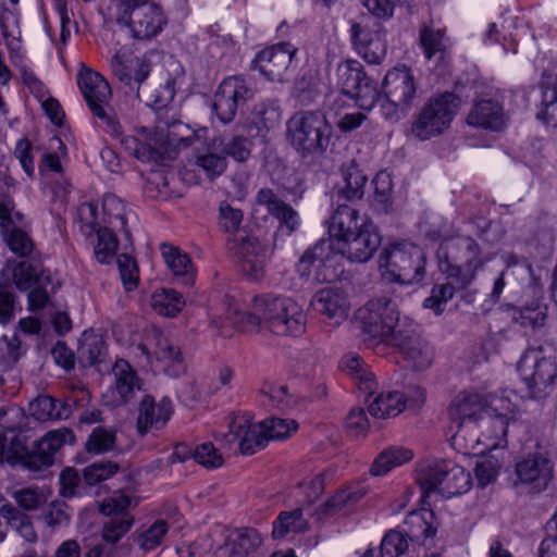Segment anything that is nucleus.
<instances>
[{
  "label": "nucleus",
  "instance_id": "f257e3e1",
  "mask_svg": "<svg viewBox=\"0 0 557 557\" xmlns=\"http://www.w3.org/2000/svg\"><path fill=\"white\" fill-rule=\"evenodd\" d=\"M441 271L447 280L466 289L475 280L478 272L493 260L494 253L469 235H456L445 239L437 251Z\"/></svg>",
  "mask_w": 557,
  "mask_h": 557
},
{
  "label": "nucleus",
  "instance_id": "f03ea898",
  "mask_svg": "<svg viewBox=\"0 0 557 557\" xmlns=\"http://www.w3.org/2000/svg\"><path fill=\"white\" fill-rule=\"evenodd\" d=\"M249 321L276 336L298 337L306 332L307 314L290 297L262 294L253 297Z\"/></svg>",
  "mask_w": 557,
  "mask_h": 557
},
{
  "label": "nucleus",
  "instance_id": "7ed1b4c3",
  "mask_svg": "<svg viewBox=\"0 0 557 557\" xmlns=\"http://www.w3.org/2000/svg\"><path fill=\"white\" fill-rule=\"evenodd\" d=\"M244 213L240 209L223 201L219 207V225L222 231L233 235L227 242L228 249L237 256L242 271L251 280L263 276L267 262V249L259 240L240 228Z\"/></svg>",
  "mask_w": 557,
  "mask_h": 557
},
{
  "label": "nucleus",
  "instance_id": "20e7f679",
  "mask_svg": "<svg viewBox=\"0 0 557 557\" xmlns=\"http://www.w3.org/2000/svg\"><path fill=\"white\" fill-rule=\"evenodd\" d=\"M364 341L392 346L403 332L405 321H413L409 317H400L396 304L387 297L370 299L356 314Z\"/></svg>",
  "mask_w": 557,
  "mask_h": 557
},
{
  "label": "nucleus",
  "instance_id": "39448f33",
  "mask_svg": "<svg viewBox=\"0 0 557 557\" xmlns=\"http://www.w3.org/2000/svg\"><path fill=\"white\" fill-rule=\"evenodd\" d=\"M12 281L21 293H27V309L30 312L44 310L61 287L52 270L34 257L14 264Z\"/></svg>",
  "mask_w": 557,
  "mask_h": 557
},
{
  "label": "nucleus",
  "instance_id": "423d86ee",
  "mask_svg": "<svg viewBox=\"0 0 557 557\" xmlns=\"http://www.w3.org/2000/svg\"><path fill=\"white\" fill-rule=\"evenodd\" d=\"M286 135L302 157L320 156L330 145L332 126L320 111H299L287 121Z\"/></svg>",
  "mask_w": 557,
  "mask_h": 557
},
{
  "label": "nucleus",
  "instance_id": "0eeeda50",
  "mask_svg": "<svg viewBox=\"0 0 557 557\" xmlns=\"http://www.w3.org/2000/svg\"><path fill=\"white\" fill-rule=\"evenodd\" d=\"M382 277L392 283L411 284L422 280L425 268L423 250L410 243H396L382 250L379 258Z\"/></svg>",
  "mask_w": 557,
  "mask_h": 557
},
{
  "label": "nucleus",
  "instance_id": "6e6552de",
  "mask_svg": "<svg viewBox=\"0 0 557 557\" xmlns=\"http://www.w3.org/2000/svg\"><path fill=\"white\" fill-rule=\"evenodd\" d=\"M416 482L423 496L437 493L450 498L469 491L471 475L451 460H440L419 466L416 471Z\"/></svg>",
  "mask_w": 557,
  "mask_h": 557
},
{
  "label": "nucleus",
  "instance_id": "1a4fd4ad",
  "mask_svg": "<svg viewBox=\"0 0 557 557\" xmlns=\"http://www.w3.org/2000/svg\"><path fill=\"white\" fill-rule=\"evenodd\" d=\"M77 85L96 120V125L111 137H120L122 125L109 104L112 96L109 83L99 73L86 69L78 73Z\"/></svg>",
  "mask_w": 557,
  "mask_h": 557
},
{
  "label": "nucleus",
  "instance_id": "9d476101",
  "mask_svg": "<svg viewBox=\"0 0 557 557\" xmlns=\"http://www.w3.org/2000/svg\"><path fill=\"white\" fill-rule=\"evenodd\" d=\"M117 22L129 29L134 39L156 38L166 26L168 17L162 7L148 0H117Z\"/></svg>",
  "mask_w": 557,
  "mask_h": 557
},
{
  "label": "nucleus",
  "instance_id": "9b49d317",
  "mask_svg": "<svg viewBox=\"0 0 557 557\" xmlns=\"http://www.w3.org/2000/svg\"><path fill=\"white\" fill-rule=\"evenodd\" d=\"M459 109V98L453 92L431 97L418 111L411 125L412 134L428 140L447 131Z\"/></svg>",
  "mask_w": 557,
  "mask_h": 557
},
{
  "label": "nucleus",
  "instance_id": "f8f14e48",
  "mask_svg": "<svg viewBox=\"0 0 557 557\" xmlns=\"http://www.w3.org/2000/svg\"><path fill=\"white\" fill-rule=\"evenodd\" d=\"M542 348H529L518 364V371L525 383L531 397L540 398L546 395L547 388L557 376V360L542 357Z\"/></svg>",
  "mask_w": 557,
  "mask_h": 557
},
{
  "label": "nucleus",
  "instance_id": "ddd939ff",
  "mask_svg": "<svg viewBox=\"0 0 557 557\" xmlns=\"http://www.w3.org/2000/svg\"><path fill=\"white\" fill-rule=\"evenodd\" d=\"M137 503L125 494H113L99 504V511L107 517L102 524L101 536L108 544L119 543L133 528L135 518L129 507Z\"/></svg>",
  "mask_w": 557,
  "mask_h": 557
},
{
  "label": "nucleus",
  "instance_id": "4468645a",
  "mask_svg": "<svg viewBox=\"0 0 557 557\" xmlns=\"http://www.w3.org/2000/svg\"><path fill=\"white\" fill-rule=\"evenodd\" d=\"M220 441L230 450L238 449L243 455H252L265 447V434L260 423H253L249 412L234 413L230 418L228 432Z\"/></svg>",
  "mask_w": 557,
  "mask_h": 557
},
{
  "label": "nucleus",
  "instance_id": "2eb2a0df",
  "mask_svg": "<svg viewBox=\"0 0 557 557\" xmlns=\"http://www.w3.org/2000/svg\"><path fill=\"white\" fill-rule=\"evenodd\" d=\"M330 239H321L305 251L297 263V272L315 283L333 282L342 273L335 265L336 255Z\"/></svg>",
  "mask_w": 557,
  "mask_h": 557
},
{
  "label": "nucleus",
  "instance_id": "dca6fc26",
  "mask_svg": "<svg viewBox=\"0 0 557 557\" xmlns=\"http://www.w3.org/2000/svg\"><path fill=\"white\" fill-rule=\"evenodd\" d=\"M255 90L251 82L244 76L226 77L214 95L213 110L223 124L231 123L239 107L252 99Z\"/></svg>",
  "mask_w": 557,
  "mask_h": 557
},
{
  "label": "nucleus",
  "instance_id": "f3484780",
  "mask_svg": "<svg viewBox=\"0 0 557 557\" xmlns=\"http://www.w3.org/2000/svg\"><path fill=\"white\" fill-rule=\"evenodd\" d=\"M554 462L548 454L543 451L530 453L515 465L517 483L534 494H540L549 487L554 480Z\"/></svg>",
  "mask_w": 557,
  "mask_h": 557
},
{
  "label": "nucleus",
  "instance_id": "a211bd4d",
  "mask_svg": "<svg viewBox=\"0 0 557 557\" xmlns=\"http://www.w3.org/2000/svg\"><path fill=\"white\" fill-rule=\"evenodd\" d=\"M401 327L403 332H398L392 347L396 348L414 370L428 369L434 359L433 347L421 337L419 325L414 321H405Z\"/></svg>",
  "mask_w": 557,
  "mask_h": 557
},
{
  "label": "nucleus",
  "instance_id": "6ab92c4d",
  "mask_svg": "<svg viewBox=\"0 0 557 557\" xmlns=\"http://www.w3.org/2000/svg\"><path fill=\"white\" fill-rule=\"evenodd\" d=\"M490 396L474 388H466L457 393L447 409L451 423L461 429L468 423H478L488 412Z\"/></svg>",
  "mask_w": 557,
  "mask_h": 557
},
{
  "label": "nucleus",
  "instance_id": "aec40b11",
  "mask_svg": "<svg viewBox=\"0 0 557 557\" xmlns=\"http://www.w3.org/2000/svg\"><path fill=\"white\" fill-rule=\"evenodd\" d=\"M509 121V113L497 97L475 99L466 117L469 126L491 133L504 132Z\"/></svg>",
  "mask_w": 557,
  "mask_h": 557
},
{
  "label": "nucleus",
  "instance_id": "412c9836",
  "mask_svg": "<svg viewBox=\"0 0 557 557\" xmlns=\"http://www.w3.org/2000/svg\"><path fill=\"white\" fill-rule=\"evenodd\" d=\"M382 89L389 100L387 107L409 109L417 96V82L412 71L406 65L389 70L383 79Z\"/></svg>",
  "mask_w": 557,
  "mask_h": 557
},
{
  "label": "nucleus",
  "instance_id": "4be33fe9",
  "mask_svg": "<svg viewBox=\"0 0 557 557\" xmlns=\"http://www.w3.org/2000/svg\"><path fill=\"white\" fill-rule=\"evenodd\" d=\"M298 49L290 42H278L259 51L251 67L258 70L269 81H282Z\"/></svg>",
  "mask_w": 557,
  "mask_h": 557
},
{
  "label": "nucleus",
  "instance_id": "5701e85b",
  "mask_svg": "<svg viewBox=\"0 0 557 557\" xmlns=\"http://www.w3.org/2000/svg\"><path fill=\"white\" fill-rule=\"evenodd\" d=\"M381 235L376 225L371 222L364 227L336 245L337 253L350 262L364 263L369 261L381 246Z\"/></svg>",
  "mask_w": 557,
  "mask_h": 557
},
{
  "label": "nucleus",
  "instance_id": "b1692460",
  "mask_svg": "<svg viewBox=\"0 0 557 557\" xmlns=\"http://www.w3.org/2000/svg\"><path fill=\"white\" fill-rule=\"evenodd\" d=\"M255 201L267 209L268 213L278 221V227L274 239L290 236L299 227L300 220L298 212L284 200H282L271 188L258 190Z\"/></svg>",
  "mask_w": 557,
  "mask_h": 557
},
{
  "label": "nucleus",
  "instance_id": "393cba45",
  "mask_svg": "<svg viewBox=\"0 0 557 557\" xmlns=\"http://www.w3.org/2000/svg\"><path fill=\"white\" fill-rule=\"evenodd\" d=\"M74 433L69 429L53 430L36 442L28 457V469L40 471L50 467L54 461L55 453L66 443L73 442Z\"/></svg>",
  "mask_w": 557,
  "mask_h": 557
},
{
  "label": "nucleus",
  "instance_id": "a878e982",
  "mask_svg": "<svg viewBox=\"0 0 557 557\" xmlns=\"http://www.w3.org/2000/svg\"><path fill=\"white\" fill-rule=\"evenodd\" d=\"M114 383L111 386V404L121 406L132 401L143 391V380L125 359H117L112 368Z\"/></svg>",
  "mask_w": 557,
  "mask_h": 557
},
{
  "label": "nucleus",
  "instance_id": "bb28decb",
  "mask_svg": "<svg viewBox=\"0 0 557 557\" xmlns=\"http://www.w3.org/2000/svg\"><path fill=\"white\" fill-rule=\"evenodd\" d=\"M173 413L172 401L169 398H162L159 403L150 395H146L139 405L136 428L138 433L144 436L150 431L162 429L170 420Z\"/></svg>",
  "mask_w": 557,
  "mask_h": 557
},
{
  "label": "nucleus",
  "instance_id": "cd10ccee",
  "mask_svg": "<svg viewBox=\"0 0 557 557\" xmlns=\"http://www.w3.org/2000/svg\"><path fill=\"white\" fill-rule=\"evenodd\" d=\"M310 305L317 313L336 325L346 320L350 307L347 295L336 287L320 289L313 295Z\"/></svg>",
  "mask_w": 557,
  "mask_h": 557
},
{
  "label": "nucleus",
  "instance_id": "c85d7f7f",
  "mask_svg": "<svg viewBox=\"0 0 557 557\" xmlns=\"http://www.w3.org/2000/svg\"><path fill=\"white\" fill-rule=\"evenodd\" d=\"M371 222V219L361 215L357 209L347 205H339L331 216L329 239L332 243L335 239L336 245H338Z\"/></svg>",
  "mask_w": 557,
  "mask_h": 557
},
{
  "label": "nucleus",
  "instance_id": "c756f323",
  "mask_svg": "<svg viewBox=\"0 0 557 557\" xmlns=\"http://www.w3.org/2000/svg\"><path fill=\"white\" fill-rule=\"evenodd\" d=\"M160 251L174 278L185 286L194 285L197 269L189 255L180 247L169 243H161Z\"/></svg>",
  "mask_w": 557,
  "mask_h": 557
},
{
  "label": "nucleus",
  "instance_id": "7c9ffc66",
  "mask_svg": "<svg viewBox=\"0 0 557 557\" xmlns=\"http://www.w3.org/2000/svg\"><path fill=\"white\" fill-rule=\"evenodd\" d=\"M403 531L411 542L424 545L437 532L436 517L432 510L411 511L403 523Z\"/></svg>",
  "mask_w": 557,
  "mask_h": 557
},
{
  "label": "nucleus",
  "instance_id": "2f4dec72",
  "mask_svg": "<svg viewBox=\"0 0 557 557\" xmlns=\"http://www.w3.org/2000/svg\"><path fill=\"white\" fill-rule=\"evenodd\" d=\"M154 356L160 368L169 376L178 377L185 373V357L175 341L160 336L157 342Z\"/></svg>",
  "mask_w": 557,
  "mask_h": 557
},
{
  "label": "nucleus",
  "instance_id": "473e14b6",
  "mask_svg": "<svg viewBox=\"0 0 557 557\" xmlns=\"http://www.w3.org/2000/svg\"><path fill=\"white\" fill-rule=\"evenodd\" d=\"M350 33L352 45L361 58L370 64L381 63L386 54V47L381 39L371 37L370 32L359 23L351 25Z\"/></svg>",
  "mask_w": 557,
  "mask_h": 557
},
{
  "label": "nucleus",
  "instance_id": "72a5a7b5",
  "mask_svg": "<svg viewBox=\"0 0 557 557\" xmlns=\"http://www.w3.org/2000/svg\"><path fill=\"white\" fill-rule=\"evenodd\" d=\"M483 416V425L481 436L476 443H482L488 449L504 447L507 443L506 436L510 418L505 413H486Z\"/></svg>",
  "mask_w": 557,
  "mask_h": 557
},
{
  "label": "nucleus",
  "instance_id": "f704fd0d",
  "mask_svg": "<svg viewBox=\"0 0 557 557\" xmlns=\"http://www.w3.org/2000/svg\"><path fill=\"white\" fill-rule=\"evenodd\" d=\"M261 544L257 530L242 529L231 535L219 548L220 557H246Z\"/></svg>",
  "mask_w": 557,
  "mask_h": 557
},
{
  "label": "nucleus",
  "instance_id": "c9c22d12",
  "mask_svg": "<svg viewBox=\"0 0 557 557\" xmlns=\"http://www.w3.org/2000/svg\"><path fill=\"white\" fill-rule=\"evenodd\" d=\"M369 490L370 486L366 480L349 482L326 502V507L332 511L349 509L359 503L369 493Z\"/></svg>",
  "mask_w": 557,
  "mask_h": 557
},
{
  "label": "nucleus",
  "instance_id": "e433bc0d",
  "mask_svg": "<svg viewBox=\"0 0 557 557\" xmlns=\"http://www.w3.org/2000/svg\"><path fill=\"white\" fill-rule=\"evenodd\" d=\"M409 400L400 392H383L369 404V412L374 418L387 419L398 416Z\"/></svg>",
  "mask_w": 557,
  "mask_h": 557
},
{
  "label": "nucleus",
  "instance_id": "4c0bfd02",
  "mask_svg": "<svg viewBox=\"0 0 557 557\" xmlns=\"http://www.w3.org/2000/svg\"><path fill=\"white\" fill-rule=\"evenodd\" d=\"M102 224L115 232H124L126 230V206L122 199L113 194H107L102 200Z\"/></svg>",
  "mask_w": 557,
  "mask_h": 557
},
{
  "label": "nucleus",
  "instance_id": "58836bf2",
  "mask_svg": "<svg viewBox=\"0 0 557 557\" xmlns=\"http://www.w3.org/2000/svg\"><path fill=\"white\" fill-rule=\"evenodd\" d=\"M413 458L411 450L403 447H388L380 453L373 460L370 468V474L382 476L387 474L393 468L399 467Z\"/></svg>",
  "mask_w": 557,
  "mask_h": 557
},
{
  "label": "nucleus",
  "instance_id": "ea45409f",
  "mask_svg": "<svg viewBox=\"0 0 557 557\" xmlns=\"http://www.w3.org/2000/svg\"><path fill=\"white\" fill-rule=\"evenodd\" d=\"M342 366L355 381L358 388L368 395H372L376 388L374 374L368 369L364 361L358 357L348 355L342 359Z\"/></svg>",
  "mask_w": 557,
  "mask_h": 557
},
{
  "label": "nucleus",
  "instance_id": "a19ab883",
  "mask_svg": "<svg viewBox=\"0 0 557 557\" xmlns=\"http://www.w3.org/2000/svg\"><path fill=\"white\" fill-rule=\"evenodd\" d=\"M186 305L183 295L172 288H161L152 295L153 310L163 317L175 318Z\"/></svg>",
  "mask_w": 557,
  "mask_h": 557
},
{
  "label": "nucleus",
  "instance_id": "79ce46f5",
  "mask_svg": "<svg viewBox=\"0 0 557 557\" xmlns=\"http://www.w3.org/2000/svg\"><path fill=\"white\" fill-rule=\"evenodd\" d=\"M195 158L196 165L200 168L211 181L222 175L227 166L225 156L221 153L216 140L213 139L208 145L206 152L197 153Z\"/></svg>",
  "mask_w": 557,
  "mask_h": 557
},
{
  "label": "nucleus",
  "instance_id": "37998d69",
  "mask_svg": "<svg viewBox=\"0 0 557 557\" xmlns=\"http://www.w3.org/2000/svg\"><path fill=\"white\" fill-rule=\"evenodd\" d=\"M94 247V256L100 263H110L116 255L119 240L116 232L102 227L88 238Z\"/></svg>",
  "mask_w": 557,
  "mask_h": 557
},
{
  "label": "nucleus",
  "instance_id": "c03bdc74",
  "mask_svg": "<svg viewBox=\"0 0 557 557\" xmlns=\"http://www.w3.org/2000/svg\"><path fill=\"white\" fill-rule=\"evenodd\" d=\"M367 78L361 63L356 60H347L337 66V84L343 94L350 96L356 88Z\"/></svg>",
  "mask_w": 557,
  "mask_h": 557
},
{
  "label": "nucleus",
  "instance_id": "a18cd8bd",
  "mask_svg": "<svg viewBox=\"0 0 557 557\" xmlns=\"http://www.w3.org/2000/svg\"><path fill=\"white\" fill-rule=\"evenodd\" d=\"M169 532V524L165 520H156L150 525H143L134 534V541L138 547L144 552H150L158 548L166 533Z\"/></svg>",
  "mask_w": 557,
  "mask_h": 557
},
{
  "label": "nucleus",
  "instance_id": "49530a36",
  "mask_svg": "<svg viewBox=\"0 0 557 557\" xmlns=\"http://www.w3.org/2000/svg\"><path fill=\"white\" fill-rule=\"evenodd\" d=\"M308 522L302 516V509L296 508L290 511H282L273 522V537L284 539L290 533L306 531Z\"/></svg>",
  "mask_w": 557,
  "mask_h": 557
},
{
  "label": "nucleus",
  "instance_id": "de8ad7c7",
  "mask_svg": "<svg viewBox=\"0 0 557 557\" xmlns=\"http://www.w3.org/2000/svg\"><path fill=\"white\" fill-rule=\"evenodd\" d=\"M18 358L17 348L13 347L0 356V397L13 396L18 388L20 382L11 369Z\"/></svg>",
  "mask_w": 557,
  "mask_h": 557
},
{
  "label": "nucleus",
  "instance_id": "09e8293b",
  "mask_svg": "<svg viewBox=\"0 0 557 557\" xmlns=\"http://www.w3.org/2000/svg\"><path fill=\"white\" fill-rule=\"evenodd\" d=\"M32 416L39 421L66 418L70 409L50 396H39L29 405Z\"/></svg>",
  "mask_w": 557,
  "mask_h": 557
},
{
  "label": "nucleus",
  "instance_id": "8fccbe9b",
  "mask_svg": "<svg viewBox=\"0 0 557 557\" xmlns=\"http://www.w3.org/2000/svg\"><path fill=\"white\" fill-rule=\"evenodd\" d=\"M420 45L426 59L436 57L444 60L447 49V39L440 29L425 27L420 32Z\"/></svg>",
  "mask_w": 557,
  "mask_h": 557
},
{
  "label": "nucleus",
  "instance_id": "3c124183",
  "mask_svg": "<svg viewBox=\"0 0 557 557\" xmlns=\"http://www.w3.org/2000/svg\"><path fill=\"white\" fill-rule=\"evenodd\" d=\"M456 289H459L455 282L447 280L446 283L435 284L431 294L424 299V308L433 310L436 315H441L446 307V304L453 299Z\"/></svg>",
  "mask_w": 557,
  "mask_h": 557
},
{
  "label": "nucleus",
  "instance_id": "603ef678",
  "mask_svg": "<svg viewBox=\"0 0 557 557\" xmlns=\"http://www.w3.org/2000/svg\"><path fill=\"white\" fill-rule=\"evenodd\" d=\"M9 249L20 258L32 257L35 251V243L27 232L13 226L2 233Z\"/></svg>",
  "mask_w": 557,
  "mask_h": 557
},
{
  "label": "nucleus",
  "instance_id": "864d4df0",
  "mask_svg": "<svg viewBox=\"0 0 557 557\" xmlns=\"http://www.w3.org/2000/svg\"><path fill=\"white\" fill-rule=\"evenodd\" d=\"M121 140L124 149L143 162H158L160 160V150L154 148L150 143L143 141L134 136L115 137Z\"/></svg>",
  "mask_w": 557,
  "mask_h": 557
},
{
  "label": "nucleus",
  "instance_id": "5fc2aeb1",
  "mask_svg": "<svg viewBox=\"0 0 557 557\" xmlns=\"http://www.w3.org/2000/svg\"><path fill=\"white\" fill-rule=\"evenodd\" d=\"M213 140H216V145L225 158L231 157L237 162H245L250 156L251 143L243 135L233 136L226 141L221 137H215Z\"/></svg>",
  "mask_w": 557,
  "mask_h": 557
},
{
  "label": "nucleus",
  "instance_id": "6e6d98bb",
  "mask_svg": "<svg viewBox=\"0 0 557 557\" xmlns=\"http://www.w3.org/2000/svg\"><path fill=\"white\" fill-rule=\"evenodd\" d=\"M345 185L339 189V195L350 201L359 200L364 195L367 176L357 166H350L344 172Z\"/></svg>",
  "mask_w": 557,
  "mask_h": 557
},
{
  "label": "nucleus",
  "instance_id": "4d7b16f0",
  "mask_svg": "<svg viewBox=\"0 0 557 557\" xmlns=\"http://www.w3.org/2000/svg\"><path fill=\"white\" fill-rule=\"evenodd\" d=\"M547 319V312L545 308L541 306H527L516 310L512 315V320L516 324H519L525 330L535 332L544 326Z\"/></svg>",
  "mask_w": 557,
  "mask_h": 557
},
{
  "label": "nucleus",
  "instance_id": "13d9d810",
  "mask_svg": "<svg viewBox=\"0 0 557 557\" xmlns=\"http://www.w3.org/2000/svg\"><path fill=\"white\" fill-rule=\"evenodd\" d=\"M115 432L102 426H97L89 434L86 442V449L91 454H104L115 447Z\"/></svg>",
  "mask_w": 557,
  "mask_h": 557
},
{
  "label": "nucleus",
  "instance_id": "bf43d9fd",
  "mask_svg": "<svg viewBox=\"0 0 557 557\" xmlns=\"http://www.w3.org/2000/svg\"><path fill=\"white\" fill-rule=\"evenodd\" d=\"M78 219L81 232L86 237H92L95 232L103 227L102 221L98 218V205L96 202H84L78 207Z\"/></svg>",
  "mask_w": 557,
  "mask_h": 557
},
{
  "label": "nucleus",
  "instance_id": "052dcab7",
  "mask_svg": "<svg viewBox=\"0 0 557 557\" xmlns=\"http://www.w3.org/2000/svg\"><path fill=\"white\" fill-rule=\"evenodd\" d=\"M356 89V92H352L349 97L354 98L356 104L364 111H370L375 103L382 100L376 83L368 76Z\"/></svg>",
  "mask_w": 557,
  "mask_h": 557
},
{
  "label": "nucleus",
  "instance_id": "680f3d73",
  "mask_svg": "<svg viewBox=\"0 0 557 557\" xmlns=\"http://www.w3.org/2000/svg\"><path fill=\"white\" fill-rule=\"evenodd\" d=\"M408 549V539L404 531L391 530L380 546V557H398Z\"/></svg>",
  "mask_w": 557,
  "mask_h": 557
},
{
  "label": "nucleus",
  "instance_id": "e2e57ef3",
  "mask_svg": "<svg viewBox=\"0 0 557 557\" xmlns=\"http://www.w3.org/2000/svg\"><path fill=\"white\" fill-rule=\"evenodd\" d=\"M120 276L124 288L132 292L139 283V270L136 260L126 253L117 256L116 259Z\"/></svg>",
  "mask_w": 557,
  "mask_h": 557
},
{
  "label": "nucleus",
  "instance_id": "0e129e2a",
  "mask_svg": "<svg viewBox=\"0 0 557 557\" xmlns=\"http://www.w3.org/2000/svg\"><path fill=\"white\" fill-rule=\"evenodd\" d=\"M261 426L265 434V443L270 440H282L296 431L297 423L294 420L282 418H270L261 421Z\"/></svg>",
  "mask_w": 557,
  "mask_h": 557
},
{
  "label": "nucleus",
  "instance_id": "69168bd1",
  "mask_svg": "<svg viewBox=\"0 0 557 557\" xmlns=\"http://www.w3.org/2000/svg\"><path fill=\"white\" fill-rule=\"evenodd\" d=\"M362 5L379 20L393 17L397 7L409 5L413 0H360Z\"/></svg>",
  "mask_w": 557,
  "mask_h": 557
},
{
  "label": "nucleus",
  "instance_id": "338daca9",
  "mask_svg": "<svg viewBox=\"0 0 557 557\" xmlns=\"http://www.w3.org/2000/svg\"><path fill=\"white\" fill-rule=\"evenodd\" d=\"M119 471V465L113 461L94 462L83 471V478L88 485H96L113 476Z\"/></svg>",
  "mask_w": 557,
  "mask_h": 557
},
{
  "label": "nucleus",
  "instance_id": "774afa93",
  "mask_svg": "<svg viewBox=\"0 0 557 557\" xmlns=\"http://www.w3.org/2000/svg\"><path fill=\"white\" fill-rule=\"evenodd\" d=\"M372 184L374 186V201L381 206V210L387 212L392 207L393 182L388 173L379 172Z\"/></svg>",
  "mask_w": 557,
  "mask_h": 557
}]
</instances>
